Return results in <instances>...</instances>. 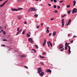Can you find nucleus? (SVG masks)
Instances as JSON below:
<instances>
[{"mask_svg":"<svg viewBox=\"0 0 77 77\" xmlns=\"http://www.w3.org/2000/svg\"><path fill=\"white\" fill-rule=\"evenodd\" d=\"M36 11V9L34 8H31L29 9V11Z\"/></svg>","mask_w":77,"mask_h":77,"instance_id":"nucleus-1","label":"nucleus"},{"mask_svg":"<svg viewBox=\"0 0 77 77\" xmlns=\"http://www.w3.org/2000/svg\"><path fill=\"white\" fill-rule=\"evenodd\" d=\"M77 12V9L74 8L72 11V13L74 14V13Z\"/></svg>","mask_w":77,"mask_h":77,"instance_id":"nucleus-2","label":"nucleus"},{"mask_svg":"<svg viewBox=\"0 0 77 77\" xmlns=\"http://www.w3.org/2000/svg\"><path fill=\"white\" fill-rule=\"evenodd\" d=\"M33 39L31 38H29L28 39L29 42H31V43H33Z\"/></svg>","mask_w":77,"mask_h":77,"instance_id":"nucleus-3","label":"nucleus"},{"mask_svg":"<svg viewBox=\"0 0 77 77\" xmlns=\"http://www.w3.org/2000/svg\"><path fill=\"white\" fill-rule=\"evenodd\" d=\"M38 73H40L41 72H42V70L41 69V68L39 67L38 69Z\"/></svg>","mask_w":77,"mask_h":77,"instance_id":"nucleus-4","label":"nucleus"},{"mask_svg":"<svg viewBox=\"0 0 77 77\" xmlns=\"http://www.w3.org/2000/svg\"><path fill=\"white\" fill-rule=\"evenodd\" d=\"M44 73L43 72H42L40 73L39 74V75L41 76V77H42L44 75Z\"/></svg>","mask_w":77,"mask_h":77,"instance_id":"nucleus-5","label":"nucleus"},{"mask_svg":"<svg viewBox=\"0 0 77 77\" xmlns=\"http://www.w3.org/2000/svg\"><path fill=\"white\" fill-rule=\"evenodd\" d=\"M64 19H62V27H63L64 26Z\"/></svg>","mask_w":77,"mask_h":77,"instance_id":"nucleus-6","label":"nucleus"},{"mask_svg":"<svg viewBox=\"0 0 77 77\" xmlns=\"http://www.w3.org/2000/svg\"><path fill=\"white\" fill-rule=\"evenodd\" d=\"M71 19H69L68 21V23L66 25L67 26H68V25H69V23H71Z\"/></svg>","mask_w":77,"mask_h":77,"instance_id":"nucleus-7","label":"nucleus"},{"mask_svg":"<svg viewBox=\"0 0 77 77\" xmlns=\"http://www.w3.org/2000/svg\"><path fill=\"white\" fill-rule=\"evenodd\" d=\"M46 72H51V70L50 69H47L46 70Z\"/></svg>","mask_w":77,"mask_h":77,"instance_id":"nucleus-8","label":"nucleus"},{"mask_svg":"<svg viewBox=\"0 0 77 77\" xmlns=\"http://www.w3.org/2000/svg\"><path fill=\"white\" fill-rule=\"evenodd\" d=\"M11 10L12 11H18V9L13 8H11Z\"/></svg>","mask_w":77,"mask_h":77,"instance_id":"nucleus-9","label":"nucleus"},{"mask_svg":"<svg viewBox=\"0 0 77 77\" xmlns=\"http://www.w3.org/2000/svg\"><path fill=\"white\" fill-rule=\"evenodd\" d=\"M4 3H3V4H1L0 5V8H2V7H3L4 5H5Z\"/></svg>","mask_w":77,"mask_h":77,"instance_id":"nucleus-10","label":"nucleus"},{"mask_svg":"<svg viewBox=\"0 0 77 77\" xmlns=\"http://www.w3.org/2000/svg\"><path fill=\"white\" fill-rule=\"evenodd\" d=\"M71 49V47L70 46H69V53H71V51H70V49Z\"/></svg>","mask_w":77,"mask_h":77,"instance_id":"nucleus-11","label":"nucleus"},{"mask_svg":"<svg viewBox=\"0 0 77 77\" xmlns=\"http://www.w3.org/2000/svg\"><path fill=\"white\" fill-rule=\"evenodd\" d=\"M53 36H55V35H56V32H54L53 33Z\"/></svg>","mask_w":77,"mask_h":77,"instance_id":"nucleus-12","label":"nucleus"},{"mask_svg":"<svg viewBox=\"0 0 77 77\" xmlns=\"http://www.w3.org/2000/svg\"><path fill=\"white\" fill-rule=\"evenodd\" d=\"M26 36H27V37H30V34H29L28 33H27Z\"/></svg>","mask_w":77,"mask_h":77,"instance_id":"nucleus-13","label":"nucleus"},{"mask_svg":"<svg viewBox=\"0 0 77 77\" xmlns=\"http://www.w3.org/2000/svg\"><path fill=\"white\" fill-rule=\"evenodd\" d=\"M47 43L48 47H50V43H49V42H48Z\"/></svg>","mask_w":77,"mask_h":77,"instance_id":"nucleus-14","label":"nucleus"},{"mask_svg":"<svg viewBox=\"0 0 77 77\" xmlns=\"http://www.w3.org/2000/svg\"><path fill=\"white\" fill-rule=\"evenodd\" d=\"M40 58H41V59H44L45 58V57H43L42 56H40Z\"/></svg>","mask_w":77,"mask_h":77,"instance_id":"nucleus-15","label":"nucleus"},{"mask_svg":"<svg viewBox=\"0 0 77 77\" xmlns=\"http://www.w3.org/2000/svg\"><path fill=\"white\" fill-rule=\"evenodd\" d=\"M73 6H75V4H76V2H75V1H74L73 2Z\"/></svg>","mask_w":77,"mask_h":77,"instance_id":"nucleus-16","label":"nucleus"},{"mask_svg":"<svg viewBox=\"0 0 77 77\" xmlns=\"http://www.w3.org/2000/svg\"><path fill=\"white\" fill-rule=\"evenodd\" d=\"M71 13V11H67V13L68 14H70V13Z\"/></svg>","mask_w":77,"mask_h":77,"instance_id":"nucleus-17","label":"nucleus"},{"mask_svg":"<svg viewBox=\"0 0 77 77\" xmlns=\"http://www.w3.org/2000/svg\"><path fill=\"white\" fill-rule=\"evenodd\" d=\"M25 32H26V30L25 31H23V32H22V34L23 35H24L25 34Z\"/></svg>","mask_w":77,"mask_h":77,"instance_id":"nucleus-18","label":"nucleus"},{"mask_svg":"<svg viewBox=\"0 0 77 77\" xmlns=\"http://www.w3.org/2000/svg\"><path fill=\"white\" fill-rule=\"evenodd\" d=\"M38 15L37 14H35L34 15V17H38Z\"/></svg>","mask_w":77,"mask_h":77,"instance_id":"nucleus-19","label":"nucleus"},{"mask_svg":"<svg viewBox=\"0 0 77 77\" xmlns=\"http://www.w3.org/2000/svg\"><path fill=\"white\" fill-rule=\"evenodd\" d=\"M53 12H55V13H57V10H55V11H54Z\"/></svg>","mask_w":77,"mask_h":77,"instance_id":"nucleus-20","label":"nucleus"},{"mask_svg":"<svg viewBox=\"0 0 77 77\" xmlns=\"http://www.w3.org/2000/svg\"><path fill=\"white\" fill-rule=\"evenodd\" d=\"M8 2V1L7 0L5 2H4L3 3H4V5H5L6 3H7Z\"/></svg>","mask_w":77,"mask_h":77,"instance_id":"nucleus-21","label":"nucleus"},{"mask_svg":"<svg viewBox=\"0 0 77 77\" xmlns=\"http://www.w3.org/2000/svg\"><path fill=\"white\" fill-rule=\"evenodd\" d=\"M35 46V47L36 48H38V46L37 45H36Z\"/></svg>","mask_w":77,"mask_h":77,"instance_id":"nucleus-22","label":"nucleus"},{"mask_svg":"<svg viewBox=\"0 0 77 77\" xmlns=\"http://www.w3.org/2000/svg\"><path fill=\"white\" fill-rule=\"evenodd\" d=\"M57 8H58V9H60V6H59V5H57Z\"/></svg>","mask_w":77,"mask_h":77,"instance_id":"nucleus-23","label":"nucleus"},{"mask_svg":"<svg viewBox=\"0 0 77 77\" xmlns=\"http://www.w3.org/2000/svg\"><path fill=\"white\" fill-rule=\"evenodd\" d=\"M3 35H6V32H5V31H4L3 32Z\"/></svg>","mask_w":77,"mask_h":77,"instance_id":"nucleus-24","label":"nucleus"},{"mask_svg":"<svg viewBox=\"0 0 77 77\" xmlns=\"http://www.w3.org/2000/svg\"><path fill=\"white\" fill-rule=\"evenodd\" d=\"M56 5H54V8L56 9Z\"/></svg>","mask_w":77,"mask_h":77,"instance_id":"nucleus-25","label":"nucleus"},{"mask_svg":"<svg viewBox=\"0 0 77 77\" xmlns=\"http://www.w3.org/2000/svg\"><path fill=\"white\" fill-rule=\"evenodd\" d=\"M21 9H23V8H19L17 10L18 11V10H21Z\"/></svg>","mask_w":77,"mask_h":77,"instance_id":"nucleus-26","label":"nucleus"},{"mask_svg":"<svg viewBox=\"0 0 77 77\" xmlns=\"http://www.w3.org/2000/svg\"><path fill=\"white\" fill-rule=\"evenodd\" d=\"M21 57H26V56L24 55H23L21 56Z\"/></svg>","mask_w":77,"mask_h":77,"instance_id":"nucleus-27","label":"nucleus"},{"mask_svg":"<svg viewBox=\"0 0 77 77\" xmlns=\"http://www.w3.org/2000/svg\"><path fill=\"white\" fill-rule=\"evenodd\" d=\"M70 5H67L66 6V7H67V8H69V7H70Z\"/></svg>","mask_w":77,"mask_h":77,"instance_id":"nucleus-28","label":"nucleus"},{"mask_svg":"<svg viewBox=\"0 0 77 77\" xmlns=\"http://www.w3.org/2000/svg\"><path fill=\"white\" fill-rule=\"evenodd\" d=\"M54 3H57V1L56 0H54Z\"/></svg>","mask_w":77,"mask_h":77,"instance_id":"nucleus-29","label":"nucleus"},{"mask_svg":"<svg viewBox=\"0 0 77 77\" xmlns=\"http://www.w3.org/2000/svg\"><path fill=\"white\" fill-rule=\"evenodd\" d=\"M19 30H20V28L19 27H18V29H17V32H18V31H19Z\"/></svg>","mask_w":77,"mask_h":77,"instance_id":"nucleus-30","label":"nucleus"},{"mask_svg":"<svg viewBox=\"0 0 77 77\" xmlns=\"http://www.w3.org/2000/svg\"><path fill=\"white\" fill-rule=\"evenodd\" d=\"M65 50H67V46H65Z\"/></svg>","mask_w":77,"mask_h":77,"instance_id":"nucleus-31","label":"nucleus"},{"mask_svg":"<svg viewBox=\"0 0 77 77\" xmlns=\"http://www.w3.org/2000/svg\"><path fill=\"white\" fill-rule=\"evenodd\" d=\"M63 46V45L62 44H61L59 46V47H60V46Z\"/></svg>","mask_w":77,"mask_h":77,"instance_id":"nucleus-32","label":"nucleus"},{"mask_svg":"<svg viewBox=\"0 0 77 77\" xmlns=\"http://www.w3.org/2000/svg\"><path fill=\"white\" fill-rule=\"evenodd\" d=\"M47 33H49V30L48 29L47 30Z\"/></svg>","mask_w":77,"mask_h":77,"instance_id":"nucleus-33","label":"nucleus"},{"mask_svg":"<svg viewBox=\"0 0 77 77\" xmlns=\"http://www.w3.org/2000/svg\"><path fill=\"white\" fill-rule=\"evenodd\" d=\"M26 0H21V2H26Z\"/></svg>","mask_w":77,"mask_h":77,"instance_id":"nucleus-34","label":"nucleus"},{"mask_svg":"<svg viewBox=\"0 0 77 77\" xmlns=\"http://www.w3.org/2000/svg\"><path fill=\"white\" fill-rule=\"evenodd\" d=\"M50 44L51 45V47H53V45H52V43H51V44Z\"/></svg>","mask_w":77,"mask_h":77,"instance_id":"nucleus-35","label":"nucleus"},{"mask_svg":"<svg viewBox=\"0 0 77 77\" xmlns=\"http://www.w3.org/2000/svg\"><path fill=\"white\" fill-rule=\"evenodd\" d=\"M45 44H46V43L44 42L43 44V46H44V45H45Z\"/></svg>","mask_w":77,"mask_h":77,"instance_id":"nucleus-36","label":"nucleus"},{"mask_svg":"<svg viewBox=\"0 0 77 77\" xmlns=\"http://www.w3.org/2000/svg\"><path fill=\"white\" fill-rule=\"evenodd\" d=\"M20 33L19 32H18L17 33V34L16 35H18V34H19V33Z\"/></svg>","mask_w":77,"mask_h":77,"instance_id":"nucleus-37","label":"nucleus"},{"mask_svg":"<svg viewBox=\"0 0 77 77\" xmlns=\"http://www.w3.org/2000/svg\"><path fill=\"white\" fill-rule=\"evenodd\" d=\"M64 50V48H63L62 49H61L60 51H63V50Z\"/></svg>","mask_w":77,"mask_h":77,"instance_id":"nucleus-38","label":"nucleus"},{"mask_svg":"<svg viewBox=\"0 0 77 77\" xmlns=\"http://www.w3.org/2000/svg\"><path fill=\"white\" fill-rule=\"evenodd\" d=\"M63 2V1H59L60 3H62Z\"/></svg>","mask_w":77,"mask_h":77,"instance_id":"nucleus-39","label":"nucleus"},{"mask_svg":"<svg viewBox=\"0 0 77 77\" xmlns=\"http://www.w3.org/2000/svg\"><path fill=\"white\" fill-rule=\"evenodd\" d=\"M45 43H46V39H44V42Z\"/></svg>","mask_w":77,"mask_h":77,"instance_id":"nucleus-40","label":"nucleus"},{"mask_svg":"<svg viewBox=\"0 0 77 77\" xmlns=\"http://www.w3.org/2000/svg\"><path fill=\"white\" fill-rule=\"evenodd\" d=\"M62 48H63V47H62V46H60V49H61Z\"/></svg>","mask_w":77,"mask_h":77,"instance_id":"nucleus-41","label":"nucleus"},{"mask_svg":"<svg viewBox=\"0 0 77 77\" xmlns=\"http://www.w3.org/2000/svg\"><path fill=\"white\" fill-rule=\"evenodd\" d=\"M46 54L45 52H44L43 53V55H45Z\"/></svg>","mask_w":77,"mask_h":77,"instance_id":"nucleus-42","label":"nucleus"},{"mask_svg":"<svg viewBox=\"0 0 77 77\" xmlns=\"http://www.w3.org/2000/svg\"><path fill=\"white\" fill-rule=\"evenodd\" d=\"M25 68H28V67L26 66H24Z\"/></svg>","mask_w":77,"mask_h":77,"instance_id":"nucleus-43","label":"nucleus"},{"mask_svg":"<svg viewBox=\"0 0 77 77\" xmlns=\"http://www.w3.org/2000/svg\"><path fill=\"white\" fill-rule=\"evenodd\" d=\"M3 41H8V40L7 39H4V40H3Z\"/></svg>","mask_w":77,"mask_h":77,"instance_id":"nucleus-44","label":"nucleus"},{"mask_svg":"<svg viewBox=\"0 0 77 77\" xmlns=\"http://www.w3.org/2000/svg\"><path fill=\"white\" fill-rule=\"evenodd\" d=\"M67 42L66 43L65 46H67Z\"/></svg>","mask_w":77,"mask_h":77,"instance_id":"nucleus-45","label":"nucleus"},{"mask_svg":"<svg viewBox=\"0 0 77 77\" xmlns=\"http://www.w3.org/2000/svg\"><path fill=\"white\" fill-rule=\"evenodd\" d=\"M21 1V0H18V2H20Z\"/></svg>","mask_w":77,"mask_h":77,"instance_id":"nucleus-46","label":"nucleus"},{"mask_svg":"<svg viewBox=\"0 0 77 77\" xmlns=\"http://www.w3.org/2000/svg\"><path fill=\"white\" fill-rule=\"evenodd\" d=\"M21 31H22V29H21L19 31V32L20 33V32H21Z\"/></svg>","mask_w":77,"mask_h":77,"instance_id":"nucleus-47","label":"nucleus"},{"mask_svg":"<svg viewBox=\"0 0 77 77\" xmlns=\"http://www.w3.org/2000/svg\"><path fill=\"white\" fill-rule=\"evenodd\" d=\"M48 6H51V4H50L48 3Z\"/></svg>","mask_w":77,"mask_h":77,"instance_id":"nucleus-48","label":"nucleus"},{"mask_svg":"<svg viewBox=\"0 0 77 77\" xmlns=\"http://www.w3.org/2000/svg\"><path fill=\"white\" fill-rule=\"evenodd\" d=\"M2 46H3V47H5V45H2Z\"/></svg>","mask_w":77,"mask_h":77,"instance_id":"nucleus-49","label":"nucleus"},{"mask_svg":"<svg viewBox=\"0 0 77 77\" xmlns=\"http://www.w3.org/2000/svg\"><path fill=\"white\" fill-rule=\"evenodd\" d=\"M24 23L25 24H27V22H26V21H25L24 22Z\"/></svg>","mask_w":77,"mask_h":77,"instance_id":"nucleus-50","label":"nucleus"},{"mask_svg":"<svg viewBox=\"0 0 77 77\" xmlns=\"http://www.w3.org/2000/svg\"><path fill=\"white\" fill-rule=\"evenodd\" d=\"M39 27V26H37V29H38Z\"/></svg>","mask_w":77,"mask_h":77,"instance_id":"nucleus-51","label":"nucleus"},{"mask_svg":"<svg viewBox=\"0 0 77 77\" xmlns=\"http://www.w3.org/2000/svg\"><path fill=\"white\" fill-rule=\"evenodd\" d=\"M20 18H21V17H20H20L18 18V19H19V20H20Z\"/></svg>","mask_w":77,"mask_h":77,"instance_id":"nucleus-52","label":"nucleus"},{"mask_svg":"<svg viewBox=\"0 0 77 77\" xmlns=\"http://www.w3.org/2000/svg\"><path fill=\"white\" fill-rule=\"evenodd\" d=\"M71 43H72L73 42V40H72V41H70Z\"/></svg>","mask_w":77,"mask_h":77,"instance_id":"nucleus-53","label":"nucleus"},{"mask_svg":"<svg viewBox=\"0 0 77 77\" xmlns=\"http://www.w3.org/2000/svg\"><path fill=\"white\" fill-rule=\"evenodd\" d=\"M41 25L42 26H42H43V23H41Z\"/></svg>","mask_w":77,"mask_h":77,"instance_id":"nucleus-54","label":"nucleus"},{"mask_svg":"<svg viewBox=\"0 0 77 77\" xmlns=\"http://www.w3.org/2000/svg\"><path fill=\"white\" fill-rule=\"evenodd\" d=\"M48 29H50V27H48L47 28V29L48 30Z\"/></svg>","mask_w":77,"mask_h":77,"instance_id":"nucleus-55","label":"nucleus"},{"mask_svg":"<svg viewBox=\"0 0 77 77\" xmlns=\"http://www.w3.org/2000/svg\"><path fill=\"white\" fill-rule=\"evenodd\" d=\"M34 53H35L36 52V50L35 49V50H34Z\"/></svg>","mask_w":77,"mask_h":77,"instance_id":"nucleus-56","label":"nucleus"},{"mask_svg":"<svg viewBox=\"0 0 77 77\" xmlns=\"http://www.w3.org/2000/svg\"><path fill=\"white\" fill-rule=\"evenodd\" d=\"M51 34H52V33H50V34H49V36H50V35H51Z\"/></svg>","mask_w":77,"mask_h":77,"instance_id":"nucleus-57","label":"nucleus"},{"mask_svg":"<svg viewBox=\"0 0 77 77\" xmlns=\"http://www.w3.org/2000/svg\"><path fill=\"white\" fill-rule=\"evenodd\" d=\"M51 2H53V0H50Z\"/></svg>","mask_w":77,"mask_h":77,"instance_id":"nucleus-58","label":"nucleus"},{"mask_svg":"<svg viewBox=\"0 0 77 77\" xmlns=\"http://www.w3.org/2000/svg\"><path fill=\"white\" fill-rule=\"evenodd\" d=\"M51 20H53L54 19H53V18H51Z\"/></svg>","mask_w":77,"mask_h":77,"instance_id":"nucleus-59","label":"nucleus"},{"mask_svg":"<svg viewBox=\"0 0 77 77\" xmlns=\"http://www.w3.org/2000/svg\"><path fill=\"white\" fill-rule=\"evenodd\" d=\"M65 15H66V14H64L63 16V17H65Z\"/></svg>","mask_w":77,"mask_h":77,"instance_id":"nucleus-60","label":"nucleus"},{"mask_svg":"<svg viewBox=\"0 0 77 77\" xmlns=\"http://www.w3.org/2000/svg\"><path fill=\"white\" fill-rule=\"evenodd\" d=\"M49 42V44H51V42H50V41H49V42Z\"/></svg>","mask_w":77,"mask_h":77,"instance_id":"nucleus-61","label":"nucleus"},{"mask_svg":"<svg viewBox=\"0 0 77 77\" xmlns=\"http://www.w3.org/2000/svg\"><path fill=\"white\" fill-rule=\"evenodd\" d=\"M63 15H62L61 16V18H63Z\"/></svg>","mask_w":77,"mask_h":77,"instance_id":"nucleus-62","label":"nucleus"},{"mask_svg":"<svg viewBox=\"0 0 77 77\" xmlns=\"http://www.w3.org/2000/svg\"><path fill=\"white\" fill-rule=\"evenodd\" d=\"M42 65H44V63H42Z\"/></svg>","mask_w":77,"mask_h":77,"instance_id":"nucleus-63","label":"nucleus"},{"mask_svg":"<svg viewBox=\"0 0 77 77\" xmlns=\"http://www.w3.org/2000/svg\"><path fill=\"white\" fill-rule=\"evenodd\" d=\"M67 45V47H69V45Z\"/></svg>","mask_w":77,"mask_h":77,"instance_id":"nucleus-64","label":"nucleus"}]
</instances>
